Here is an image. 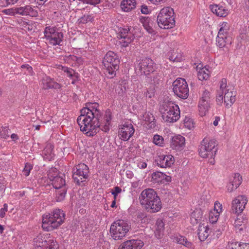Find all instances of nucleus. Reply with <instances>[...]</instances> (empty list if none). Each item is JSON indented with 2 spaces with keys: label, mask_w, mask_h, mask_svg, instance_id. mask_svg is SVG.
Listing matches in <instances>:
<instances>
[{
  "label": "nucleus",
  "mask_w": 249,
  "mask_h": 249,
  "mask_svg": "<svg viewBox=\"0 0 249 249\" xmlns=\"http://www.w3.org/2000/svg\"><path fill=\"white\" fill-rule=\"evenodd\" d=\"M96 103H89L81 111L80 115L77 119V122L80 130L88 136H93L100 130L107 132L109 129L111 123V115L106 112L102 116Z\"/></svg>",
  "instance_id": "nucleus-1"
},
{
  "label": "nucleus",
  "mask_w": 249,
  "mask_h": 249,
  "mask_svg": "<svg viewBox=\"0 0 249 249\" xmlns=\"http://www.w3.org/2000/svg\"><path fill=\"white\" fill-rule=\"evenodd\" d=\"M141 204L148 211L157 213L161 209V202L157 193L152 189L143 190L139 197Z\"/></svg>",
  "instance_id": "nucleus-2"
},
{
  "label": "nucleus",
  "mask_w": 249,
  "mask_h": 249,
  "mask_svg": "<svg viewBox=\"0 0 249 249\" xmlns=\"http://www.w3.org/2000/svg\"><path fill=\"white\" fill-rule=\"evenodd\" d=\"M65 214L64 212L57 209L51 213H45L42 215V227L46 231H53L58 228L64 222Z\"/></svg>",
  "instance_id": "nucleus-3"
},
{
  "label": "nucleus",
  "mask_w": 249,
  "mask_h": 249,
  "mask_svg": "<svg viewBox=\"0 0 249 249\" xmlns=\"http://www.w3.org/2000/svg\"><path fill=\"white\" fill-rule=\"evenodd\" d=\"M160 111L163 120L166 123H175L180 117L178 106L172 101L163 102L160 106Z\"/></svg>",
  "instance_id": "nucleus-4"
},
{
  "label": "nucleus",
  "mask_w": 249,
  "mask_h": 249,
  "mask_svg": "<svg viewBox=\"0 0 249 249\" xmlns=\"http://www.w3.org/2000/svg\"><path fill=\"white\" fill-rule=\"evenodd\" d=\"M226 79L223 78L219 83V89L217 92L216 101L221 104L224 100L225 107L229 108L235 101V94L227 85Z\"/></svg>",
  "instance_id": "nucleus-5"
},
{
  "label": "nucleus",
  "mask_w": 249,
  "mask_h": 249,
  "mask_svg": "<svg viewBox=\"0 0 249 249\" xmlns=\"http://www.w3.org/2000/svg\"><path fill=\"white\" fill-rule=\"evenodd\" d=\"M57 174V169L56 168H52L49 171L48 176L52 181L53 187L55 189H61V190L56 192V200L57 201H61L64 199L66 194V189L65 187L66 181L64 178L65 177L64 175L58 176Z\"/></svg>",
  "instance_id": "nucleus-6"
},
{
  "label": "nucleus",
  "mask_w": 249,
  "mask_h": 249,
  "mask_svg": "<svg viewBox=\"0 0 249 249\" xmlns=\"http://www.w3.org/2000/svg\"><path fill=\"white\" fill-rule=\"evenodd\" d=\"M217 143L214 140L205 138L201 142L199 149V154L203 158H208L209 162L211 165L215 163L214 157L217 152Z\"/></svg>",
  "instance_id": "nucleus-7"
},
{
  "label": "nucleus",
  "mask_w": 249,
  "mask_h": 249,
  "mask_svg": "<svg viewBox=\"0 0 249 249\" xmlns=\"http://www.w3.org/2000/svg\"><path fill=\"white\" fill-rule=\"evenodd\" d=\"M131 229L130 224L125 220L118 219L111 225L110 233L115 240L122 239Z\"/></svg>",
  "instance_id": "nucleus-8"
},
{
  "label": "nucleus",
  "mask_w": 249,
  "mask_h": 249,
  "mask_svg": "<svg viewBox=\"0 0 249 249\" xmlns=\"http://www.w3.org/2000/svg\"><path fill=\"white\" fill-rule=\"evenodd\" d=\"M174 10L172 8L166 7L163 8L157 17V23L159 26L162 29H171L174 27L175 20Z\"/></svg>",
  "instance_id": "nucleus-9"
},
{
  "label": "nucleus",
  "mask_w": 249,
  "mask_h": 249,
  "mask_svg": "<svg viewBox=\"0 0 249 249\" xmlns=\"http://www.w3.org/2000/svg\"><path fill=\"white\" fill-rule=\"evenodd\" d=\"M119 62L116 54L112 51L108 52L104 56L103 64L109 78H113L116 75V72L119 69Z\"/></svg>",
  "instance_id": "nucleus-10"
},
{
  "label": "nucleus",
  "mask_w": 249,
  "mask_h": 249,
  "mask_svg": "<svg viewBox=\"0 0 249 249\" xmlns=\"http://www.w3.org/2000/svg\"><path fill=\"white\" fill-rule=\"evenodd\" d=\"M34 246L36 249H58V246L50 234H39L34 240Z\"/></svg>",
  "instance_id": "nucleus-11"
},
{
  "label": "nucleus",
  "mask_w": 249,
  "mask_h": 249,
  "mask_svg": "<svg viewBox=\"0 0 249 249\" xmlns=\"http://www.w3.org/2000/svg\"><path fill=\"white\" fill-rule=\"evenodd\" d=\"M230 25L227 22L219 24L218 33L216 37V44L220 48H223L226 44H231L232 37L230 32Z\"/></svg>",
  "instance_id": "nucleus-12"
},
{
  "label": "nucleus",
  "mask_w": 249,
  "mask_h": 249,
  "mask_svg": "<svg viewBox=\"0 0 249 249\" xmlns=\"http://www.w3.org/2000/svg\"><path fill=\"white\" fill-rule=\"evenodd\" d=\"M173 90L174 93L180 98L186 99L188 97L189 88L184 79L177 78L173 83Z\"/></svg>",
  "instance_id": "nucleus-13"
},
{
  "label": "nucleus",
  "mask_w": 249,
  "mask_h": 249,
  "mask_svg": "<svg viewBox=\"0 0 249 249\" xmlns=\"http://www.w3.org/2000/svg\"><path fill=\"white\" fill-rule=\"evenodd\" d=\"M89 168L84 163H80L73 169V179L78 184L85 181L88 178Z\"/></svg>",
  "instance_id": "nucleus-14"
},
{
  "label": "nucleus",
  "mask_w": 249,
  "mask_h": 249,
  "mask_svg": "<svg viewBox=\"0 0 249 249\" xmlns=\"http://www.w3.org/2000/svg\"><path fill=\"white\" fill-rule=\"evenodd\" d=\"M133 35L131 27L121 29L118 36L119 39V44L123 47H127L133 40Z\"/></svg>",
  "instance_id": "nucleus-15"
},
{
  "label": "nucleus",
  "mask_w": 249,
  "mask_h": 249,
  "mask_svg": "<svg viewBox=\"0 0 249 249\" xmlns=\"http://www.w3.org/2000/svg\"><path fill=\"white\" fill-rule=\"evenodd\" d=\"M134 131L133 125L130 123L125 122L120 126L118 134L122 140L127 141L133 136Z\"/></svg>",
  "instance_id": "nucleus-16"
},
{
  "label": "nucleus",
  "mask_w": 249,
  "mask_h": 249,
  "mask_svg": "<svg viewBox=\"0 0 249 249\" xmlns=\"http://www.w3.org/2000/svg\"><path fill=\"white\" fill-rule=\"evenodd\" d=\"M155 65L152 59L145 58L140 62L138 68L142 74L147 76L155 71Z\"/></svg>",
  "instance_id": "nucleus-17"
},
{
  "label": "nucleus",
  "mask_w": 249,
  "mask_h": 249,
  "mask_svg": "<svg viewBox=\"0 0 249 249\" xmlns=\"http://www.w3.org/2000/svg\"><path fill=\"white\" fill-rule=\"evenodd\" d=\"M174 158L171 155L160 154L155 159L157 165L160 168L170 167L174 164Z\"/></svg>",
  "instance_id": "nucleus-18"
},
{
  "label": "nucleus",
  "mask_w": 249,
  "mask_h": 249,
  "mask_svg": "<svg viewBox=\"0 0 249 249\" xmlns=\"http://www.w3.org/2000/svg\"><path fill=\"white\" fill-rule=\"evenodd\" d=\"M248 199L245 196H239L232 201V211L236 213H240L245 208Z\"/></svg>",
  "instance_id": "nucleus-19"
},
{
  "label": "nucleus",
  "mask_w": 249,
  "mask_h": 249,
  "mask_svg": "<svg viewBox=\"0 0 249 249\" xmlns=\"http://www.w3.org/2000/svg\"><path fill=\"white\" fill-rule=\"evenodd\" d=\"M242 181V178L240 174L235 173L231 175L227 185V191L231 192L236 189L241 184Z\"/></svg>",
  "instance_id": "nucleus-20"
},
{
  "label": "nucleus",
  "mask_w": 249,
  "mask_h": 249,
  "mask_svg": "<svg viewBox=\"0 0 249 249\" xmlns=\"http://www.w3.org/2000/svg\"><path fill=\"white\" fill-rule=\"evenodd\" d=\"M185 138L180 135H176L172 137L170 145L172 149L176 150H181L185 146Z\"/></svg>",
  "instance_id": "nucleus-21"
},
{
  "label": "nucleus",
  "mask_w": 249,
  "mask_h": 249,
  "mask_svg": "<svg viewBox=\"0 0 249 249\" xmlns=\"http://www.w3.org/2000/svg\"><path fill=\"white\" fill-rule=\"evenodd\" d=\"M17 14L22 16H30L31 17H37L38 12L33 9L31 5H26L23 7H16Z\"/></svg>",
  "instance_id": "nucleus-22"
},
{
  "label": "nucleus",
  "mask_w": 249,
  "mask_h": 249,
  "mask_svg": "<svg viewBox=\"0 0 249 249\" xmlns=\"http://www.w3.org/2000/svg\"><path fill=\"white\" fill-rule=\"evenodd\" d=\"M155 119L153 114L149 112H145L141 116V121L144 125L151 128L155 126Z\"/></svg>",
  "instance_id": "nucleus-23"
},
{
  "label": "nucleus",
  "mask_w": 249,
  "mask_h": 249,
  "mask_svg": "<svg viewBox=\"0 0 249 249\" xmlns=\"http://www.w3.org/2000/svg\"><path fill=\"white\" fill-rule=\"evenodd\" d=\"M144 29L149 34H154L155 32L153 29L154 22L153 20L149 17H142L140 19Z\"/></svg>",
  "instance_id": "nucleus-24"
},
{
  "label": "nucleus",
  "mask_w": 249,
  "mask_h": 249,
  "mask_svg": "<svg viewBox=\"0 0 249 249\" xmlns=\"http://www.w3.org/2000/svg\"><path fill=\"white\" fill-rule=\"evenodd\" d=\"M136 0H123L120 7L123 11L129 12L136 8Z\"/></svg>",
  "instance_id": "nucleus-25"
},
{
  "label": "nucleus",
  "mask_w": 249,
  "mask_h": 249,
  "mask_svg": "<svg viewBox=\"0 0 249 249\" xmlns=\"http://www.w3.org/2000/svg\"><path fill=\"white\" fill-rule=\"evenodd\" d=\"M210 8L212 12L218 17H225L228 14V10L222 6L211 5Z\"/></svg>",
  "instance_id": "nucleus-26"
},
{
  "label": "nucleus",
  "mask_w": 249,
  "mask_h": 249,
  "mask_svg": "<svg viewBox=\"0 0 249 249\" xmlns=\"http://www.w3.org/2000/svg\"><path fill=\"white\" fill-rule=\"evenodd\" d=\"M65 63H68L71 66L75 67L82 64L83 59L81 57H78L74 55L65 56L64 59Z\"/></svg>",
  "instance_id": "nucleus-27"
},
{
  "label": "nucleus",
  "mask_w": 249,
  "mask_h": 249,
  "mask_svg": "<svg viewBox=\"0 0 249 249\" xmlns=\"http://www.w3.org/2000/svg\"><path fill=\"white\" fill-rule=\"evenodd\" d=\"M53 146L52 144H46L42 153V156L44 160H51L53 159L54 154L53 152Z\"/></svg>",
  "instance_id": "nucleus-28"
},
{
  "label": "nucleus",
  "mask_w": 249,
  "mask_h": 249,
  "mask_svg": "<svg viewBox=\"0 0 249 249\" xmlns=\"http://www.w3.org/2000/svg\"><path fill=\"white\" fill-rule=\"evenodd\" d=\"M211 231L208 226L200 225L197 230V234L200 241H204L209 236Z\"/></svg>",
  "instance_id": "nucleus-29"
},
{
  "label": "nucleus",
  "mask_w": 249,
  "mask_h": 249,
  "mask_svg": "<svg viewBox=\"0 0 249 249\" xmlns=\"http://www.w3.org/2000/svg\"><path fill=\"white\" fill-rule=\"evenodd\" d=\"M197 71V77L199 80H206L209 78L210 71L207 66L201 68V66L198 65L196 67Z\"/></svg>",
  "instance_id": "nucleus-30"
},
{
  "label": "nucleus",
  "mask_w": 249,
  "mask_h": 249,
  "mask_svg": "<svg viewBox=\"0 0 249 249\" xmlns=\"http://www.w3.org/2000/svg\"><path fill=\"white\" fill-rule=\"evenodd\" d=\"M61 70L64 71V72L67 73V75L68 77L70 78L71 80V83L72 84H76V82L78 80L79 74L78 73L75 72L71 68H68L65 66H61Z\"/></svg>",
  "instance_id": "nucleus-31"
},
{
  "label": "nucleus",
  "mask_w": 249,
  "mask_h": 249,
  "mask_svg": "<svg viewBox=\"0 0 249 249\" xmlns=\"http://www.w3.org/2000/svg\"><path fill=\"white\" fill-rule=\"evenodd\" d=\"M42 84L44 89H60L61 86L49 77H45L42 80Z\"/></svg>",
  "instance_id": "nucleus-32"
},
{
  "label": "nucleus",
  "mask_w": 249,
  "mask_h": 249,
  "mask_svg": "<svg viewBox=\"0 0 249 249\" xmlns=\"http://www.w3.org/2000/svg\"><path fill=\"white\" fill-rule=\"evenodd\" d=\"M174 242L178 244L183 245L188 248H191L192 247V243L187 240L186 237L180 235H177L174 238Z\"/></svg>",
  "instance_id": "nucleus-33"
},
{
  "label": "nucleus",
  "mask_w": 249,
  "mask_h": 249,
  "mask_svg": "<svg viewBox=\"0 0 249 249\" xmlns=\"http://www.w3.org/2000/svg\"><path fill=\"white\" fill-rule=\"evenodd\" d=\"M63 35L61 32H57L54 34L48 41L53 45H59L62 41Z\"/></svg>",
  "instance_id": "nucleus-34"
},
{
  "label": "nucleus",
  "mask_w": 249,
  "mask_h": 249,
  "mask_svg": "<svg viewBox=\"0 0 249 249\" xmlns=\"http://www.w3.org/2000/svg\"><path fill=\"white\" fill-rule=\"evenodd\" d=\"M202 218V213L200 210L194 211L191 215L190 221L192 224L195 225L198 223Z\"/></svg>",
  "instance_id": "nucleus-35"
},
{
  "label": "nucleus",
  "mask_w": 249,
  "mask_h": 249,
  "mask_svg": "<svg viewBox=\"0 0 249 249\" xmlns=\"http://www.w3.org/2000/svg\"><path fill=\"white\" fill-rule=\"evenodd\" d=\"M247 223V220L246 217L239 215L238 216L237 218L235 220L234 225L236 228H238L240 230H242Z\"/></svg>",
  "instance_id": "nucleus-36"
},
{
  "label": "nucleus",
  "mask_w": 249,
  "mask_h": 249,
  "mask_svg": "<svg viewBox=\"0 0 249 249\" xmlns=\"http://www.w3.org/2000/svg\"><path fill=\"white\" fill-rule=\"evenodd\" d=\"M210 107V103L199 102L198 104V111L199 115L201 116L206 115L208 112Z\"/></svg>",
  "instance_id": "nucleus-37"
},
{
  "label": "nucleus",
  "mask_w": 249,
  "mask_h": 249,
  "mask_svg": "<svg viewBox=\"0 0 249 249\" xmlns=\"http://www.w3.org/2000/svg\"><path fill=\"white\" fill-rule=\"evenodd\" d=\"M163 173L156 172L152 174L151 177L153 181L157 183H162V182H163Z\"/></svg>",
  "instance_id": "nucleus-38"
},
{
  "label": "nucleus",
  "mask_w": 249,
  "mask_h": 249,
  "mask_svg": "<svg viewBox=\"0 0 249 249\" xmlns=\"http://www.w3.org/2000/svg\"><path fill=\"white\" fill-rule=\"evenodd\" d=\"M57 32L55 31V29L54 28L48 26L45 28L44 31V34L45 38L48 40L49 38L52 37V36H53L54 34L56 33Z\"/></svg>",
  "instance_id": "nucleus-39"
},
{
  "label": "nucleus",
  "mask_w": 249,
  "mask_h": 249,
  "mask_svg": "<svg viewBox=\"0 0 249 249\" xmlns=\"http://www.w3.org/2000/svg\"><path fill=\"white\" fill-rule=\"evenodd\" d=\"M93 20V18L91 15H85L77 20L78 24H84Z\"/></svg>",
  "instance_id": "nucleus-40"
},
{
  "label": "nucleus",
  "mask_w": 249,
  "mask_h": 249,
  "mask_svg": "<svg viewBox=\"0 0 249 249\" xmlns=\"http://www.w3.org/2000/svg\"><path fill=\"white\" fill-rule=\"evenodd\" d=\"M153 143L158 146L162 147L164 146V139L161 136L159 135H155L153 138Z\"/></svg>",
  "instance_id": "nucleus-41"
},
{
  "label": "nucleus",
  "mask_w": 249,
  "mask_h": 249,
  "mask_svg": "<svg viewBox=\"0 0 249 249\" xmlns=\"http://www.w3.org/2000/svg\"><path fill=\"white\" fill-rule=\"evenodd\" d=\"M132 245V249H141L143 246V242L141 240H129Z\"/></svg>",
  "instance_id": "nucleus-42"
},
{
  "label": "nucleus",
  "mask_w": 249,
  "mask_h": 249,
  "mask_svg": "<svg viewBox=\"0 0 249 249\" xmlns=\"http://www.w3.org/2000/svg\"><path fill=\"white\" fill-rule=\"evenodd\" d=\"M219 213L217 212L213 211V210L211 211L209 213V219L210 221L212 223H214L216 222L220 215Z\"/></svg>",
  "instance_id": "nucleus-43"
},
{
  "label": "nucleus",
  "mask_w": 249,
  "mask_h": 249,
  "mask_svg": "<svg viewBox=\"0 0 249 249\" xmlns=\"http://www.w3.org/2000/svg\"><path fill=\"white\" fill-rule=\"evenodd\" d=\"M184 126L189 129L194 127L193 120L189 117L186 116L183 121Z\"/></svg>",
  "instance_id": "nucleus-44"
},
{
  "label": "nucleus",
  "mask_w": 249,
  "mask_h": 249,
  "mask_svg": "<svg viewBox=\"0 0 249 249\" xmlns=\"http://www.w3.org/2000/svg\"><path fill=\"white\" fill-rule=\"evenodd\" d=\"M199 102L210 103V93L209 91L205 90L203 91Z\"/></svg>",
  "instance_id": "nucleus-45"
},
{
  "label": "nucleus",
  "mask_w": 249,
  "mask_h": 249,
  "mask_svg": "<svg viewBox=\"0 0 249 249\" xmlns=\"http://www.w3.org/2000/svg\"><path fill=\"white\" fill-rule=\"evenodd\" d=\"M164 228V223L162 219H158L156 224V230L157 232L160 233Z\"/></svg>",
  "instance_id": "nucleus-46"
},
{
  "label": "nucleus",
  "mask_w": 249,
  "mask_h": 249,
  "mask_svg": "<svg viewBox=\"0 0 249 249\" xmlns=\"http://www.w3.org/2000/svg\"><path fill=\"white\" fill-rule=\"evenodd\" d=\"M118 249H132V245L129 240L122 243Z\"/></svg>",
  "instance_id": "nucleus-47"
},
{
  "label": "nucleus",
  "mask_w": 249,
  "mask_h": 249,
  "mask_svg": "<svg viewBox=\"0 0 249 249\" xmlns=\"http://www.w3.org/2000/svg\"><path fill=\"white\" fill-rule=\"evenodd\" d=\"M33 166L32 165L28 163H26L24 168L23 170V174L26 176L27 177L29 175L31 170L32 169Z\"/></svg>",
  "instance_id": "nucleus-48"
},
{
  "label": "nucleus",
  "mask_w": 249,
  "mask_h": 249,
  "mask_svg": "<svg viewBox=\"0 0 249 249\" xmlns=\"http://www.w3.org/2000/svg\"><path fill=\"white\" fill-rule=\"evenodd\" d=\"M9 129L5 127L0 130V137L6 139L9 137Z\"/></svg>",
  "instance_id": "nucleus-49"
},
{
  "label": "nucleus",
  "mask_w": 249,
  "mask_h": 249,
  "mask_svg": "<svg viewBox=\"0 0 249 249\" xmlns=\"http://www.w3.org/2000/svg\"><path fill=\"white\" fill-rule=\"evenodd\" d=\"M240 242L233 241L229 243L228 249H239Z\"/></svg>",
  "instance_id": "nucleus-50"
},
{
  "label": "nucleus",
  "mask_w": 249,
  "mask_h": 249,
  "mask_svg": "<svg viewBox=\"0 0 249 249\" xmlns=\"http://www.w3.org/2000/svg\"><path fill=\"white\" fill-rule=\"evenodd\" d=\"M121 188L118 186H116L113 189H112L111 193V194L113 196L114 199H116L118 195L121 193Z\"/></svg>",
  "instance_id": "nucleus-51"
},
{
  "label": "nucleus",
  "mask_w": 249,
  "mask_h": 249,
  "mask_svg": "<svg viewBox=\"0 0 249 249\" xmlns=\"http://www.w3.org/2000/svg\"><path fill=\"white\" fill-rule=\"evenodd\" d=\"M213 211L217 212L218 213H221L223 211L222 204L219 202L216 201L214 203V208Z\"/></svg>",
  "instance_id": "nucleus-52"
},
{
  "label": "nucleus",
  "mask_w": 249,
  "mask_h": 249,
  "mask_svg": "<svg viewBox=\"0 0 249 249\" xmlns=\"http://www.w3.org/2000/svg\"><path fill=\"white\" fill-rule=\"evenodd\" d=\"M18 0H0V4L3 6H7L10 4H14L17 3Z\"/></svg>",
  "instance_id": "nucleus-53"
},
{
  "label": "nucleus",
  "mask_w": 249,
  "mask_h": 249,
  "mask_svg": "<svg viewBox=\"0 0 249 249\" xmlns=\"http://www.w3.org/2000/svg\"><path fill=\"white\" fill-rule=\"evenodd\" d=\"M21 68L22 69H25L26 70V71L25 72V73L29 75H32L33 71L32 68L28 64H24L21 66Z\"/></svg>",
  "instance_id": "nucleus-54"
},
{
  "label": "nucleus",
  "mask_w": 249,
  "mask_h": 249,
  "mask_svg": "<svg viewBox=\"0 0 249 249\" xmlns=\"http://www.w3.org/2000/svg\"><path fill=\"white\" fill-rule=\"evenodd\" d=\"M78 0L80 1H82L84 3L90 4V5H95L96 4H98L101 1V0Z\"/></svg>",
  "instance_id": "nucleus-55"
},
{
  "label": "nucleus",
  "mask_w": 249,
  "mask_h": 249,
  "mask_svg": "<svg viewBox=\"0 0 249 249\" xmlns=\"http://www.w3.org/2000/svg\"><path fill=\"white\" fill-rule=\"evenodd\" d=\"M3 12L6 15L14 16L15 15L17 14L16 7L4 10Z\"/></svg>",
  "instance_id": "nucleus-56"
},
{
  "label": "nucleus",
  "mask_w": 249,
  "mask_h": 249,
  "mask_svg": "<svg viewBox=\"0 0 249 249\" xmlns=\"http://www.w3.org/2000/svg\"><path fill=\"white\" fill-rule=\"evenodd\" d=\"M7 211L8 205L7 204H4L3 205V207L0 210V217L3 218L5 216V213Z\"/></svg>",
  "instance_id": "nucleus-57"
},
{
  "label": "nucleus",
  "mask_w": 249,
  "mask_h": 249,
  "mask_svg": "<svg viewBox=\"0 0 249 249\" xmlns=\"http://www.w3.org/2000/svg\"><path fill=\"white\" fill-rule=\"evenodd\" d=\"M169 59L171 61H179L181 60L180 57H178V55L176 53H174L170 56Z\"/></svg>",
  "instance_id": "nucleus-58"
},
{
  "label": "nucleus",
  "mask_w": 249,
  "mask_h": 249,
  "mask_svg": "<svg viewBox=\"0 0 249 249\" xmlns=\"http://www.w3.org/2000/svg\"><path fill=\"white\" fill-rule=\"evenodd\" d=\"M137 166L140 169H145L147 167V164L143 160L139 161L137 162Z\"/></svg>",
  "instance_id": "nucleus-59"
},
{
  "label": "nucleus",
  "mask_w": 249,
  "mask_h": 249,
  "mask_svg": "<svg viewBox=\"0 0 249 249\" xmlns=\"http://www.w3.org/2000/svg\"><path fill=\"white\" fill-rule=\"evenodd\" d=\"M141 12L144 14H147L149 12V10L146 5H142L141 6Z\"/></svg>",
  "instance_id": "nucleus-60"
},
{
  "label": "nucleus",
  "mask_w": 249,
  "mask_h": 249,
  "mask_svg": "<svg viewBox=\"0 0 249 249\" xmlns=\"http://www.w3.org/2000/svg\"><path fill=\"white\" fill-rule=\"evenodd\" d=\"M5 190V185L3 180L0 178V196H2Z\"/></svg>",
  "instance_id": "nucleus-61"
},
{
  "label": "nucleus",
  "mask_w": 249,
  "mask_h": 249,
  "mask_svg": "<svg viewBox=\"0 0 249 249\" xmlns=\"http://www.w3.org/2000/svg\"><path fill=\"white\" fill-rule=\"evenodd\" d=\"M239 249H249V243L240 242Z\"/></svg>",
  "instance_id": "nucleus-62"
},
{
  "label": "nucleus",
  "mask_w": 249,
  "mask_h": 249,
  "mask_svg": "<svg viewBox=\"0 0 249 249\" xmlns=\"http://www.w3.org/2000/svg\"><path fill=\"white\" fill-rule=\"evenodd\" d=\"M171 181V177L169 176H167L164 173V177L163 178L162 183H165V182H170Z\"/></svg>",
  "instance_id": "nucleus-63"
},
{
  "label": "nucleus",
  "mask_w": 249,
  "mask_h": 249,
  "mask_svg": "<svg viewBox=\"0 0 249 249\" xmlns=\"http://www.w3.org/2000/svg\"><path fill=\"white\" fill-rule=\"evenodd\" d=\"M208 199H207V198L205 199V198L203 196H202V197L201 198V201L199 203V205H205V204L208 203Z\"/></svg>",
  "instance_id": "nucleus-64"
}]
</instances>
